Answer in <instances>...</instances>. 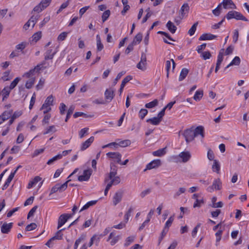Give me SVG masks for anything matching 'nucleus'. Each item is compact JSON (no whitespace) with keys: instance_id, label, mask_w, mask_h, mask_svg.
I'll return each mask as SVG.
<instances>
[{"instance_id":"nucleus-43","label":"nucleus","mask_w":249,"mask_h":249,"mask_svg":"<svg viewBox=\"0 0 249 249\" xmlns=\"http://www.w3.org/2000/svg\"><path fill=\"white\" fill-rule=\"evenodd\" d=\"M64 230L65 229L63 228L59 230L56 232L55 235L53 237H54V240H61L62 238L63 234L62 233V231Z\"/></svg>"},{"instance_id":"nucleus-6","label":"nucleus","mask_w":249,"mask_h":249,"mask_svg":"<svg viewBox=\"0 0 249 249\" xmlns=\"http://www.w3.org/2000/svg\"><path fill=\"white\" fill-rule=\"evenodd\" d=\"M161 164V161L160 160H155L151 161L147 164L146 168L144 171L146 170H150L153 168H156L160 166Z\"/></svg>"},{"instance_id":"nucleus-23","label":"nucleus","mask_w":249,"mask_h":249,"mask_svg":"<svg viewBox=\"0 0 249 249\" xmlns=\"http://www.w3.org/2000/svg\"><path fill=\"white\" fill-rule=\"evenodd\" d=\"M55 54V52H52V50H48L45 53V60L52 59Z\"/></svg>"},{"instance_id":"nucleus-38","label":"nucleus","mask_w":249,"mask_h":249,"mask_svg":"<svg viewBox=\"0 0 249 249\" xmlns=\"http://www.w3.org/2000/svg\"><path fill=\"white\" fill-rule=\"evenodd\" d=\"M133 211V209L132 207H130L127 212L124 215V222L126 223L128 220L129 217L131 216V213H132Z\"/></svg>"},{"instance_id":"nucleus-63","label":"nucleus","mask_w":249,"mask_h":249,"mask_svg":"<svg viewBox=\"0 0 249 249\" xmlns=\"http://www.w3.org/2000/svg\"><path fill=\"white\" fill-rule=\"evenodd\" d=\"M35 79H30L26 83L25 87L27 89H31L34 84Z\"/></svg>"},{"instance_id":"nucleus-34","label":"nucleus","mask_w":249,"mask_h":249,"mask_svg":"<svg viewBox=\"0 0 249 249\" xmlns=\"http://www.w3.org/2000/svg\"><path fill=\"white\" fill-rule=\"evenodd\" d=\"M158 101L157 99H155L153 101L145 104V107L148 108H153L158 105Z\"/></svg>"},{"instance_id":"nucleus-59","label":"nucleus","mask_w":249,"mask_h":249,"mask_svg":"<svg viewBox=\"0 0 249 249\" xmlns=\"http://www.w3.org/2000/svg\"><path fill=\"white\" fill-rule=\"evenodd\" d=\"M201 57L204 60L209 59L211 57V54L209 51L201 53Z\"/></svg>"},{"instance_id":"nucleus-20","label":"nucleus","mask_w":249,"mask_h":249,"mask_svg":"<svg viewBox=\"0 0 249 249\" xmlns=\"http://www.w3.org/2000/svg\"><path fill=\"white\" fill-rule=\"evenodd\" d=\"M67 221V219L65 218V214H61L58 220V226L57 229H59Z\"/></svg>"},{"instance_id":"nucleus-11","label":"nucleus","mask_w":249,"mask_h":249,"mask_svg":"<svg viewBox=\"0 0 249 249\" xmlns=\"http://www.w3.org/2000/svg\"><path fill=\"white\" fill-rule=\"evenodd\" d=\"M94 138L93 136L90 137L89 139L83 142L81 146V150L84 151L88 148L93 142Z\"/></svg>"},{"instance_id":"nucleus-15","label":"nucleus","mask_w":249,"mask_h":249,"mask_svg":"<svg viewBox=\"0 0 249 249\" xmlns=\"http://www.w3.org/2000/svg\"><path fill=\"white\" fill-rule=\"evenodd\" d=\"M189 10V6L188 3H184L179 11V14L180 15V18H183L184 17V15L186 14V13H188Z\"/></svg>"},{"instance_id":"nucleus-49","label":"nucleus","mask_w":249,"mask_h":249,"mask_svg":"<svg viewBox=\"0 0 249 249\" xmlns=\"http://www.w3.org/2000/svg\"><path fill=\"white\" fill-rule=\"evenodd\" d=\"M222 3L224 9H229L230 5L232 3L231 0H223Z\"/></svg>"},{"instance_id":"nucleus-13","label":"nucleus","mask_w":249,"mask_h":249,"mask_svg":"<svg viewBox=\"0 0 249 249\" xmlns=\"http://www.w3.org/2000/svg\"><path fill=\"white\" fill-rule=\"evenodd\" d=\"M13 226V223H4L1 227V231L2 233H8Z\"/></svg>"},{"instance_id":"nucleus-30","label":"nucleus","mask_w":249,"mask_h":249,"mask_svg":"<svg viewBox=\"0 0 249 249\" xmlns=\"http://www.w3.org/2000/svg\"><path fill=\"white\" fill-rule=\"evenodd\" d=\"M41 178L39 176H36L32 180L30 181L28 185V188H31L38 182L40 181Z\"/></svg>"},{"instance_id":"nucleus-29","label":"nucleus","mask_w":249,"mask_h":249,"mask_svg":"<svg viewBox=\"0 0 249 249\" xmlns=\"http://www.w3.org/2000/svg\"><path fill=\"white\" fill-rule=\"evenodd\" d=\"M240 58L238 56H235L231 61V62L226 67V68H228L229 67L233 65L238 66L240 64Z\"/></svg>"},{"instance_id":"nucleus-51","label":"nucleus","mask_w":249,"mask_h":249,"mask_svg":"<svg viewBox=\"0 0 249 249\" xmlns=\"http://www.w3.org/2000/svg\"><path fill=\"white\" fill-rule=\"evenodd\" d=\"M99 240L100 238L99 237H97L96 235H94L90 238V242L89 244V247H91L93 245L94 241H96L97 244L98 243V242H99Z\"/></svg>"},{"instance_id":"nucleus-25","label":"nucleus","mask_w":249,"mask_h":249,"mask_svg":"<svg viewBox=\"0 0 249 249\" xmlns=\"http://www.w3.org/2000/svg\"><path fill=\"white\" fill-rule=\"evenodd\" d=\"M161 121L157 117L148 119L146 120L147 122L150 123L153 125H158Z\"/></svg>"},{"instance_id":"nucleus-50","label":"nucleus","mask_w":249,"mask_h":249,"mask_svg":"<svg viewBox=\"0 0 249 249\" xmlns=\"http://www.w3.org/2000/svg\"><path fill=\"white\" fill-rule=\"evenodd\" d=\"M110 14V12L109 10H107L105 11L102 16V19L103 22H105L107 20V19L108 18L109 15Z\"/></svg>"},{"instance_id":"nucleus-61","label":"nucleus","mask_w":249,"mask_h":249,"mask_svg":"<svg viewBox=\"0 0 249 249\" xmlns=\"http://www.w3.org/2000/svg\"><path fill=\"white\" fill-rule=\"evenodd\" d=\"M68 35L67 32H62L58 36L57 40L58 41H63L65 39Z\"/></svg>"},{"instance_id":"nucleus-14","label":"nucleus","mask_w":249,"mask_h":249,"mask_svg":"<svg viewBox=\"0 0 249 249\" xmlns=\"http://www.w3.org/2000/svg\"><path fill=\"white\" fill-rule=\"evenodd\" d=\"M216 36L210 33H206L202 34L199 38V40H213L216 38Z\"/></svg>"},{"instance_id":"nucleus-48","label":"nucleus","mask_w":249,"mask_h":249,"mask_svg":"<svg viewBox=\"0 0 249 249\" xmlns=\"http://www.w3.org/2000/svg\"><path fill=\"white\" fill-rule=\"evenodd\" d=\"M89 130V128L85 127L83 129H82L79 132V136L80 138L82 139L84 137V136L88 134V131Z\"/></svg>"},{"instance_id":"nucleus-19","label":"nucleus","mask_w":249,"mask_h":249,"mask_svg":"<svg viewBox=\"0 0 249 249\" xmlns=\"http://www.w3.org/2000/svg\"><path fill=\"white\" fill-rule=\"evenodd\" d=\"M189 72L188 69L186 68H183L180 73L179 76L178 78V80L179 81H181L184 80L186 76L188 75Z\"/></svg>"},{"instance_id":"nucleus-35","label":"nucleus","mask_w":249,"mask_h":249,"mask_svg":"<svg viewBox=\"0 0 249 249\" xmlns=\"http://www.w3.org/2000/svg\"><path fill=\"white\" fill-rule=\"evenodd\" d=\"M235 19L236 20H241L245 21H248V19L244 17L241 13L236 11Z\"/></svg>"},{"instance_id":"nucleus-32","label":"nucleus","mask_w":249,"mask_h":249,"mask_svg":"<svg viewBox=\"0 0 249 249\" xmlns=\"http://www.w3.org/2000/svg\"><path fill=\"white\" fill-rule=\"evenodd\" d=\"M28 43L22 42L16 46V50L22 51L27 46Z\"/></svg>"},{"instance_id":"nucleus-41","label":"nucleus","mask_w":249,"mask_h":249,"mask_svg":"<svg viewBox=\"0 0 249 249\" xmlns=\"http://www.w3.org/2000/svg\"><path fill=\"white\" fill-rule=\"evenodd\" d=\"M131 144V141L129 140H125L120 141L118 143V145L122 147H126L129 145Z\"/></svg>"},{"instance_id":"nucleus-5","label":"nucleus","mask_w":249,"mask_h":249,"mask_svg":"<svg viewBox=\"0 0 249 249\" xmlns=\"http://www.w3.org/2000/svg\"><path fill=\"white\" fill-rule=\"evenodd\" d=\"M92 171L91 169L85 170L83 172L82 175L79 176L78 178V180L79 181H87L90 178L92 174Z\"/></svg>"},{"instance_id":"nucleus-1","label":"nucleus","mask_w":249,"mask_h":249,"mask_svg":"<svg viewBox=\"0 0 249 249\" xmlns=\"http://www.w3.org/2000/svg\"><path fill=\"white\" fill-rule=\"evenodd\" d=\"M70 180L67 181L62 184H60L59 183L56 184L55 186L52 188L49 196H51L52 194L57 192V191H59V192H62L65 191L68 187V182Z\"/></svg>"},{"instance_id":"nucleus-4","label":"nucleus","mask_w":249,"mask_h":249,"mask_svg":"<svg viewBox=\"0 0 249 249\" xmlns=\"http://www.w3.org/2000/svg\"><path fill=\"white\" fill-rule=\"evenodd\" d=\"M108 158L114 160V161L119 163L121 161L122 155L119 152H108L107 153Z\"/></svg>"},{"instance_id":"nucleus-10","label":"nucleus","mask_w":249,"mask_h":249,"mask_svg":"<svg viewBox=\"0 0 249 249\" xmlns=\"http://www.w3.org/2000/svg\"><path fill=\"white\" fill-rule=\"evenodd\" d=\"M46 64V61H43L42 63L38 64L36 66L34 69L30 70L29 71V72L31 74V75H34L35 72H38L41 69H44L46 68V67H43V65Z\"/></svg>"},{"instance_id":"nucleus-8","label":"nucleus","mask_w":249,"mask_h":249,"mask_svg":"<svg viewBox=\"0 0 249 249\" xmlns=\"http://www.w3.org/2000/svg\"><path fill=\"white\" fill-rule=\"evenodd\" d=\"M115 96L114 90L112 89H107L105 92V99L107 102H110Z\"/></svg>"},{"instance_id":"nucleus-12","label":"nucleus","mask_w":249,"mask_h":249,"mask_svg":"<svg viewBox=\"0 0 249 249\" xmlns=\"http://www.w3.org/2000/svg\"><path fill=\"white\" fill-rule=\"evenodd\" d=\"M178 157L182 159V162H186L189 160L191 155L189 151H185L180 153L178 155Z\"/></svg>"},{"instance_id":"nucleus-22","label":"nucleus","mask_w":249,"mask_h":249,"mask_svg":"<svg viewBox=\"0 0 249 249\" xmlns=\"http://www.w3.org/2000/svg\"><path fill=\"white\" fill-rule=\"evenodd\" d=\"M166 152V147H165L161 149H160L157 151H154L153 152V155L154 156L161 157L165 155Z\"/></svg>"},{"instance_id":"nucleus-56","label":"nucleus","mask_w":249,"mask_h":249,"mask_svg":"<svg viewBox=\"0 0 249 249\" xmlns=\"http://www.w3.org/2000/svg\"><path fill=\"white\" fill-rule=\"evenodd\" d=\"M37 225L35 223H32L28 225L25 228L26 231H31L35 230L36 228Z\"/></svg>"},{"instance_id":"nucleus-33","label":"nucleus","mask_w":249,"mask_h":249,"mask_svg":"<svg viewBox=\"0 0 249 249\" xmlns=\"http://www.w3.org/2000/svg\"><path fill=\"white\" fill-rule=\"evenodd\" d=\"M61 159H62V156L60 155V154H58L54 157H53L52 159H50L47 162V164L48 165H51L53 164V162L55 161Z\"/></svg>"},{"instance_id":"nucleus-36","label":"nucleus","mask_w":249,"mask_h":249,"mask_svg":"<svg viewBox=\"0 0 249 249\" xmlns=\"http://www.w3.org/2000/svg\"><path fill=\"white\" fill-rule=\"evenodd\" d=\"M11 90V89H10L9 87H5L2 90V93L3 96V100H4L5 98H7L8 97Z\"/></svg>"},{"instance_id":"nucleus-27","label":"nucleus","mask_w":249,"mask_h":249,"mask_svg":"<svg viewBox=\"0 0 249 249\" xmlns=\"http://www.w3.org/2000/svg\"><path fill=\"white\" fill-rule=\"evenodd\" d=\"M142 34L140 33H138V34H137L136 35L133 41L131 43H133L135 45H136L137 44H139L141 42V41L142 40Z\"/></svg>"},{"instance_id":"nucleus-57","label":"nucleus","mask_w":249,"mask_h":249,"mask_svg":"<svg viewBox=\"0 0 249 249\" xmlns=\"http://www.w3.org/2000/svg\"><path fill=\"white\" fill-rule=\"evenodd\" d=\"M146 64L143 62L140 61L137 65V68L142 71H144L146 69Z\"/></svg>"},{"instance_id":"nucleus-31","label":"nucleus","mask_w":249,"mask_h":249,"mask_svg":"<svg viewBox=\"0 0 249 249\" xmlns=\"http://www.w3.org/2000/svg\"><path fill=\"white\" fill-rule=\"evenodd\" d=\"M12 113L13 110L11 109L4 111L1 115L6 121L11 117Z\"/></svg>"},{"instance_id":"nucleus-17","label":"nucleus","mask_w":249,"mask_h":249,"mask_svg":"<svg viewBox=\"0 0 249 249\" xmlns=\"http://www.w3.org/2000/svg\"><path fill=\"white\" fill-rule=\"evenodd\" d=\"M212 185L215 190H221L222 188V182L220 178L215 179L213 182Z\"/></svg>"},{"instance_id":"nucleus-62","label":"nucleus","mask_w":249,"mask_h":249,"mask_svg":"<svg viewBox=\"0 0 249 249\" xmlns=\"http://www.w3.org/2000/svg\"><path fill=\"white\" fill-rule=\"evenodd\" d=\"M186 191V189L184 187H180L178 190L175 194L174 197H177L180 196L181 194L184 193Z\"/></svg>"},{"instance_id":"nucleus-16","label":"nucleus","mask_w":249,"mask_h":249,"mask_svg":"<svg viewBox=\"0 0 249 249\" xmlns=\"http://www.w3.org/2000/svg\"><path fill=\"white\" fill-rule=\"evenodd\" d=\"M194 132L195 137L197 136L200 135L201 136V138H203L204 137V128L202 126H198L195 129H193Z\"/></svg>"},{"instance_id":"nucleus-47","label":"nucleus","mask_w":249,"mask_h":249,"mask_svg":"<svg viewBox=\"0 0 249 249\" xmlns=\"http://www.w3.org/2000/svg\"><path fill=\"white\" fill-rule=\"evenodd\" d=\"M148 111L146 109L142 108L140 110L139 113L140 118L143 120L145 116L147 115Z\"/></svg>"},{"instance_id":"nucleus-54","label":"nucleus","mask_w":249,"mask_h":249,"mask_svg":"<svg viewBox=\"0 0 249 249\" xmlns=\"http://www.w3.org/2000/svg\"><path fill=\"white\" fill-rule=\"evenodd\" d=\"M135 236H129L128 237L126 240L124 244V246L125 247L128 246L131 243L133 242L134 241Z\"/></svg>"},{"instance_id":"nucleus-42","label":"nucleus","mask_w":249,"mask_h":249,"mask_svg":"<svg viewBox=\"0 0 249 249\" xmlns=\"http://www.w3.org/2000/svg\"><path fill=\"white\" fill-rule=\"evenodd\" d=\"M174 220V216H171L168 220L166 222L164 228L169 229V228L171 226L173 221Z\"/></svg>"},{"instance_id":"nucleus-18","label":"nucleus","mask_w":249,"mask_h":249,"mask_svg":"<svg viewBox=\"0 0 249 249\" xmlns=\"http://www.w3.org/2000/svg\"><path fill=\"white\" fill-rule=\"evenodd\" d=\"M166 26L171 33L174 34L176 32L177 27L171 21H168Z\"/></svg>"},{"instance_id":"nucleus-60","label":"nucleus","mask_w":249,"mask_h":249,"mask_svg":"<svg viewBox=\"0 0 249 249\" xmlns=\"http://www.w3.org/2000/svg\"><path fill=\"white\" fill-rule=\"evenodd\" d=\"M86 238V235H81L80 237H79L76 241L74 243V245L75 246H78L80 244V243H81L82 241H84Z\"/></svg>"},{"instance_id":"nucleus-9","label":"nucleus","mask_w":249,"mask_h":249,"mask_svg":"<svg viewBox=\"0 0 249 249\" xmlns=\"http://www.w3.org/2000/svg\"><path fill=\"white\" fill-rule=\"evenodd\" d=\"M123 192L122 191H119L116 192L113 197V204L116 206L120 203L122 199Z\"/></svg>"},{"instance_id":"nucleus-52","label":"nucleus","mask_w":249,"mask_h":249,"mask_svg":"<svg viewBox=\"0 0 249 249\" xmlns=\"http://www.w3.org/2000/svg\"><path fill=\"white\" fill-rule=\"evenodd\" d=\"M132 79V76L131 75L126 76L122 81L121 86L124 87L125 84L128 83L129 81Z\"/></svg>"},{"instance_id":"nucleus-7","label":"nucleus","mask_w":249,"mask_h":249,"mask_svg":"<svg viewBox=\"0 0 249 249\" xmlns=\"http://www.w3.org/2000/svg\"><path fill=\"white\" fill-rule=\"evenodd\" d=\"M120 178H116L112 180H110L109 182L107 183L105 190L104 194L105 196H107L108 190L110 189L113 185H117L120 182Z\"/></svg>"},{"instance_id":"nucleus-28","label":"nucleus","mask_w":249,"mask_h":249,"mask_svg":"<svg viewBox=\"0 0 249 249\" xmlns=\"http://www.w3.org/2000/svg\"><path fill=\"white\" fill-rule=\"evenodd\" d=\"M203 95V90H197L194 96V99L196 101H199L202 98Z\"/></svg>"},{"instance_id":"nucleus-2","label":"nucleus","mask_w":249,"mask_h":249,"mask_svg":"<svg viewBox=\"0 0 249 249\" xmlns=\"http://www.w3.org/2000/svg\"><path fill=\"white\" fill-rule=\"evenodd\" d=\"M53 95L49 96L45 100L44 103L42 105L40 109H43L44 108H46L45 110L43 111L44 114L47 113L51 110V108L50 107V106L53 105Z\"/></svg>"},{"instance_id":"nucleus-45","label":"nucleus","mask_w":249,"mask_h":249,"mask_svg":"<svg viewBox=\"0 0 249 249\" xmlns=\"http://www.w3.org/2000/svg\"><path fill=\"white\" fill-rule=\"evenodd\" d=\"M74 110V107L73 106H71L68 110V112H67V116H66V119H65V122H67L68 121V120L69 119V118L70 117L71 115L72 114L73 111Z\"/></svg>"},{"instance_id":"nucleus-46","label":"nucleus","mask_w":249,"mask_h":249,"mask_svg":"<svg viewBox=\"0 0 249 249\" xmlns=\"http://www.w3.org/2000/svg\"><path fill=\"white\" fill-rule=\"evenodd\" d=\"M57 131L54 125H51L48 127L46 131L43 132L44 135H46L50 132L54 133Z\"/></svg>"},{"instance_id":"nucleus-40","label":"nucleus","mask_w":249,"mask_h":249,"mask_svg":"<svg viewBox=\"0 0 249 249\" xmlns=\"http://www.w3.org/2000/svg\"><path fill=\"white\" fill-rule=\"evenodd\" d=\"M236 11H229L225 17L228 20L235 18Z\"/></svg>"},{"instance_id":"nucleus-58","label":"nucleus","mask_w":249,"mask_h":249,"mask_svg":"<svg viewBox=\"0 0 249 249\" xmlns=\"http://www.w3.org/2000/svg\"><path fill=\"white\" fill-rule=\"evenodd\" d=\"M125 73V71H121V72H119V73L117 74V76H116V78L114 79V81H113V86H115V85L117 84V83L118 81V80H119L121 78V77H122L124 74Z\"/></svg>"},{"instance_id":"nucleus-24","label":"nucleus","mask_w":249,"mask_h":249,"mask_svg":"<svg viewBox=\"0 0 249 249\" xmlns=\"http://www.w3.org/2000/svg\"><path fill=\"white\" fill-rule=\"evenodd\" d=\"M116 174H117V173H114V172H110V173H109L108 176L105 178L104 182L105 183H106L109 179L111 180H112L114 178H120L118 176H116Z\"/></svg>"},{"instance_id":"nucleus-53","label":"nucleus","mask_w":249,"mask_h":249,"mask_svg":"<svg viewBox=\"0 0 249 249\" xmlns=\"http://www.w3.org/2000/svg\"><path fill=\"white\" fill-rule=\"evenodd\" d=\"M39 16L37 15L36 16H33L28 20L30 23H32V27H34L36 22L38 20Z\"/></svg>"},{"instance_id":"nucleus-26","label":"nucleus","mask_w":249,"mask_h":249,"mask_svg":"<svg viewBox=\"0 0 249 249\" xmlns=\"http://www.w3.org/2000/svg\"><path fill=\"white\" fill-rule=\"evenodd\" d=\"M220 169V166L219 162L217 160H213V163L212 165L213 171L218 174L219 173Z\"/></svg>"},{"instance_id":"nucleus-37","label":"nucleus","mask_w":249,"mask_h":249,"mask_svg":"<svg viewBox=\"0 0 249 249\" xmlns=\"http://www.w3.org/2000/svg\"><path fill=\"white\" fill-rule=\"evenodd\" d=\"M197 24H198L197 22L195 23L192 25L191 28L189 29V30L188 31V33L190 36H193L195 34V33L196 30V27H197Z\"/></svg>"},{"instance_id":"nucleus-21","label":"nucleus","mask_w":249,"mask_h":249,"mask_svg":"<svg viewBox=\"0 0 249 249\" xmlns=\"http://www.w3.org/2000/svg\"><path fill=\"white\" fill-rule=\"evenodd\" d=\"M97 200H92L87 202L80 210V212L87 210L90 206H93L97 203Z\"/></svg>"},{"instance_id":"nucleus-39","label":"nucleus","mask_w":249,"mask_h":249,"mask_svg":"<svg viewBox=\"0 0 249 249\" xmlns=\"http://www.w3.org/2000/svg\"><path fill=\"white\" fill-rule=\"evenodd\" d=\"M41 37V32L39 31L36 33H35L33 36V41H34L35 42H36L38 40H39Z\"/></svg>"},{"instance_id":"nucleus-44","label":"nucleus","mask_w":249,"mask_h":249,"mask_svg":"<svg viewBox=\"0 0 249 249\" xmlns=\"http://www.w3.org/2000/svg\"><path fill=\"white\" fill-rule=\"evenodd\" d=\"M45 8H46V6H42L40 3H39L37 5L34 7L33 11L37 13H40Z\"/></svg>"},{"instance_id":"nucleus-3","label":"nucleus","mask_w":249,"mask_h":249,"mask_svg":"<svg viewBox=\"0 0 249 249\" xmlns=\"http://www.w3.org/2000/svg\"><path fill=\"white\" fill-rule=\"evenodd\" d=\"M187 143L192 141L195 138V134L193 129H187L183 134Z\"/></svg>"},{"instance_id":"nucleus-64","label":"nucleus","mask_w":249,"mask_h":249,"mask_svg":"<svg viewBox=\"0 0 249 249\" xmlns=\"http://www.w3.org/2000/svg\"><path fill=\"white\" fill-rule=\"evenodd\" d=\"M207 157L210 160H213L214 155L213 151L211 149H209L207 153Z\"/></svg>"},{"instance_id":"nucleus-55","label":"nucleus","mask_w":249,"mask_h":249,"mask_svg":"<svg viewBox=\"0 0 249 249\" xmlns=\"http://www.w3.org/2000/svg\"><path fill=\"white\" fill-rule=\"evenodd\" d=\"M20 80L19 77H17L11 83L9 88L11 89H13L18 84V82Z\"/></svg>"}]
</instances>
